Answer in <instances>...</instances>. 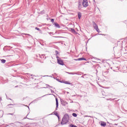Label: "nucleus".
I'll list each match as a JSON object with an SVG mask.
<instances>
[{
	"label": "nucleus",
	"mask_w": 127,
	"mask_h": 127,
	"mask_svg": "<svg viewBox=\"0 0 127 127\" xmlns=\"http://www.w3.org/2000/svg\"><path fill=\"white\" fill-rule=\"evenodd\" d=\"M100 126H101V127H106V126H107V124L104 122H101L100 123Z\"/></svg>",
	"instance_id": "nucleus-6"
},
{
	"label": "nucleus",
	"mask_w": 127,
	"mask_h": 127,
	"mask_svg": "<svg viewBox=\"0 0 127 127\" xmlns=\"http://www.w3.org/2000/svg\"><path fill=\"white\" fill-rule=\"evenodd\" d=\"M125 112H127V110H125Z\"/></svg>",
	"instance_id": "nucleus-28"
},
{
	"label": "nucleus",
	"mask_w": 127,
	"mask_h": 127,
	"mask_svg": "<svg viewBox=\"0 0 127 127\" xmlns=\"http://www.w3.org/2000/svg\"><path fill=\"white\" fill-rule=\"evenodd\" d=\"M1 63L4 64L5 63V62H6V61L5 60L2 59V60H1Z\"/></svg>",
	"instance_id": "nucleus-14"
},
{
	"label": "nucleus",
	"mask_w": 127,
	"mask_h": 127,
	"mask_svg": "<svg viewBox=\"0 0 127 127\" xmlns=\"http://www.w3.org/2000/svg\"><path fill=\"white\" fill-rule=\"evenodd\" d=\"M64 84H66L67 85H70V84H71V83H70V82H68V81H64Z\"/></svg>",
	"instance_id": "nucleus-13"
},
{
	"label": "nucleus",
	"mask_w": 127,
	"mask_h": 127,
	"mask_svg": "<svg viewBox=\"0 0 127 127\" xmlns=\"http://www.w3.org/2000/svg\"><path fill=\"white\" fill-rule=\"evenodd\" d=\"M12 104H8L7 107H9L10 106H12Z\"/></svg>",
	"instance_id": "nucleus-25"
},
{
	"label": "nucleus",
	"mask_w": 127,
	"mask_h": 127,
	"mask_svg": "<svg viewBox=\"0 0 127 127\" xmlns=\"http://www.w3.org/2000/svg\"><path fill=\"white\" fill-rule=\"evenodd\" d=\"M56 58L58 59H59V57H58V51H56Z\"/></svg>",
	"instance_id": "nucleus-12"
},
{
	"label": "nucleus",
	"mask_w": 127,
	"mask_h": 127,
	"mask_svg": "<svg viewBox=\"0 0 127 127\" xmlns=\"http://www.w3.org/2000/svg\"><path fill=\"white\" fill-rule=\"evenodd\" d=\"M97 32L100 33V29H99V28H97L96 29H95Z\"/></svg>",
	"instance_id": "nucleus-18"
},
{
	"label": "nucleus",
	"mask_w": 127,
	"mask_h": 127,
	"mask_svg": "<svg viewBox=\"0 0 127 127\" xmlns=\"http://www.w3.org/2000/svg\"><path fill=\"white\" fill-rule=\"evenodd\" d=\"M82 4L84 7H87L88 6V0H83Z\"/></svg>",
	"instance_id": "nucleus-2"
},
{
	"label": "nucleus",
	"mask_w": 127,
	"mask_h": 127,
	"mask_svg": "<svg viewBox=\"0 0 127 127\" xmlns=\"http://www.w3.org/2000/svg\"><path fill=\"white\" fill-rule=\"evenodd\" d=\"M28 35H29V34H28Z\"/></svg>",
	"instance_id": "nucleus-30"
},
{
	"label": "nucleus",
	"mask_w": 127,
	"mask_h": 127,
	"mask_svg": "<svg viewBox=\"0 0 127 127\" xmlns=\"http://www.w3.org/2000/svg\"><path fill=\"white\" fill-rule=\"evenodd\" d=\"M56 110H57V108H58V106L59 105V103H58V99L56 98Z\"/></svg>",
	"instance_id": "nucleus-7"
},
{
	"label": "nucleus",
	"mask_w": 127,
	"mask_h": 127,
	"mask_svg": "<svg viewBox=\"0 0 127 127\" xmlns=\"http://www.w3.org/2000/svg\"><path fill=\"white\" fill-rule=\"evenodd\" d=\"M54 25L56 27H58V28H60V26L58 24V23H56L54 24Z\"/></svg>",
	"instance_id": "nucleus-10"
},
{
	"label": "nucleus",
	"mask_w": 127,
	"mask_h": 127,
	"mask_svg": "<svg viewBox=\"0 0 127 127\" xmlns=\"http://www.w3.org/2000/svg\"><path fill=\"white\" fill-rule=\"evenodd\" d=\"M69 127H77L76 126H75V125H74L73 124H71Z\"/></svg>",
	"instance_id": "nucleus-17"
},
{
	"label": "nucleus",
	"mask_w": 127,
	"mask_h": 127,
	"mask_svg": "<svg viewBox=\"0 0 127 127\" xmlns=\"http://www.w3.org/2000/svg\"><path fill=\"white\" fill-rule=\"evenodd\" d=\"M51 93H54V91L52 89H51Z\"/></svg>",
	"instance_id": "nucleus-24"
},
{
	"label": "nucleus",
	"mask_w": 127,
	"mask_h": 127,
	"mask_svg": "<svg viewBox=\"0 0 127 127\" xmlns=\"http://www.w3.org/2000/svg\"><path fill=\"white\" fill-rule=\"evenodd\" d=\"M51 22H52L53 23L54 22V19H51Z\"/></svg>",
	"instance_id": "nucleus-20"
},
{
	"label": "nucleus",
	"mask_w": 127,
	"mask_h": 127,
	"mask_svg": "<svg viewBox=\"0 0 127 127\" xmlns=\"http://www.w3.org/2000/svg\"><path fill=\"white\" fill-rule=\"evenodd\" d=\"M85 117H89V118H92V117H91V116H86Z\"/></svg>",
	"instance_id": "nucleus-27"
},
{
	"label": "nucleus",
	"mask_w": 127,
	"mask_h": 127,
	"mask_svg": "<svg viewBox=\"0 0 127 127\" xmlns=\"http://www.w3.org/2000/svg\"><path fill=\"white\" fill-rule=\"evenodd\" d=\"M78 8H81V4L79 3Z\"/></svg>",
	"instance_id": "nucleus-23"
},
{
	"label": "nucleus",
	"mask_w": 127,
	"mask_h": 127,
	"mask_svg": "<svg viewBox=\"0 0 127 127\" xmlns=\"http://www.w3.org/2000/svg\"><path fill=\"white\" fill-rule=\"evenodd\" d=\"M9 115H12V114H9Z\"/></svg>",
	"instance_id": "nucleus-29"
},
{
	"label": "nucleus",
	"mask_w": 127,
	"mask_h": 127,
	"mask_svg": "<svg viewBox=\"0 0 127 127\" xmlns=\"http://www.w3.org/2000/svg\"><path fill=\"white\" fill-rule=\"evenodd\" d=\"M71 31H72V32H75V30L74 29H71Z\"/></svg>",
	"instance_id": "nucleus-21"
},
{
	"label": "nucleus",
	"mask_w": 127,
	"mask_h": 127,
	"mask_svg": "<svg viewBox=\"0 0 127 127\" xmlns=\"http://www.w3.org/2000/svg\"><path fill=\"white\" fill-rule=\"evenodd\" d=\"M41 58H44V55H42L41 56Z\"/></svg>",
	"instance_id": "nucleus-22"
},
{
	"label": "nucleus",
	"mask_w": 127,
	"mask_h": 127,
	"mask_svg": "<svg viewBox=\"0 0 127 127\" xmlns=\"http://www.w3.org/2000/svg\"><path fill=\"white\" fill-rule=\"evenodd\" d=\"M75 61H79V60L77 59H74Z\"/></svg>",
	"instance_id": "nucleus-26"
},
{
	"label": "nucleus",
	"mask_w": 127,
	"mask_h": 127,
	"mask_svg": "<svg viewBox=\"0 0 127 127\" xmlns=\"http://www.w3.org/2000/svg\"><path fill=\"white\" fill-rule=\"evenodd\" d=\"M58 63L60 64V65H64V63H63V61L59 59H58Z\"/></svg>",
	"instance_id": "nucleus-4"
},
{
	"label": "nucleus",
	"mask_w": 127,
	"mask_h": 127,
	"mask_svg": "<svg viewBox=\"0 0 127 127\" xmlns=\"http://www.w3.org/2000/svg\"><path fill=\"white\" fill-rule=\"evenodd\" d=\"M55 116H57V117H58V119L59 120L60 117H59V115L58 114V113H56V114H55Z\"/></svg>",
	"instance_id": "nucleus-15"
},
{
	"label": "nucleus",
	"mask_w": 127,
	"mask_h": 127,
	"mask_svg": "<svg viewBox=\"0 0 127 127\" xmlns=\"http://www.w3.org/2000/svg\"><path fill=\"white\" fill-rule=\"evenodd\" d=\"M72 116L73 117H74V118H76L77 117V114L76 113H73Z\"/></svg>",
	"instance_id": "nucleus-16"
},
{
	"label": "nucleus",
	"mask_w": 127,
	"mask_h": 127,
	"mask_svg": "<svg viewBox=\"0 0 127 127\" xmlns=\"http://www.w3.org/2000/svg\"><path fill=\"white\" fill-rule=\"evenodd\" d=\"M66 73H67V74H69L70 75H75V74L78 75V73H77L76 72H66Z\"/></svg>",
	"instance_id": "nucleus-9"
},
{
	"label": "nucleus",
	"mask_w": 127,
	"mask_h": 127,
	"mask_svg": "<svg viewBox=\"0 0 127 127\" xmlns=\"http://www.w3.org/2000/svg\"><path fill=\"white\" fill-rule=\"evenodd\" d=\"M50 33H49L50 34Z\"/></svg>",
	"instance_id": "nucleus-31"
},
{
	"label": "nucleus",
	"mask_w": 127,
	"mask_h": 127,
	"mask_svg": "<svg viewBox=\"0 0 127 127\" xmlns=\"http://www.w3.org/2000/svg\"><path fill=\"white\" fill-rule=\"evenodd\" d=\"M82 16V14L80 12H78V19H81V17Z\"/></svg>",
	"instance_id": "nucleus-8"
},
{
	"label": "nucleus",
	"mask_w": 127,
	"mask_h": 127,
	"mask_svg": "<svg viewBox=\"0 0 127 127\" xmlns=\"http://www.w3.org/2000/svg\"><path fill=\"white\" fill-rule=\"evenodd\" d=\"M61 103H62V105L64 106H66V105H68V103H67V102L64 100L61 101Z\"/></svg>",
	"instance_id": "nucleus-3"
},
{
	"label": "nucleus",
	"mask_w": 127,
	"mask_h": 127,
	"mask_svg": "<svg viewBox=\"0 0 127 127\" xmlns=\"http://www.w3.org/2000/svg\"><path fill=\"white\" fill-rule=\"evenodd\" d=\"M35 29H36L37 30H38V31H40V29H39V28L36 27Z\"/></svg>",
	"instance_id": "nucleus-19"
},
{
	"label": "nucleus",
	"mask_w": 127,
	"mask_h": 127,
	"mask_svg": "<svg viewBox=\"0 0 127 127\" xmlns=\"http://www.w3.org/2000/svg\"><path fill=\"white\" fill-rule=\"evenodd\" d=\"M93 26L94 29H97V28H98V25H97V24H96V23H95V22H93Z\"/></svg>",
	"instance_id": "nucleus-5"
},
{
	"label": "nucleus",
	"mask_w": 127,
	"mask_h": 127,
	"mask_svg": "<svg viewBox=\"0 0 127 127\" xmlns=\"http://www.w3.org/2000/svg\"><path fill=\"white\" fill-rule=\"evenodd\" d=\"M78 61H81L82 60H85L86 61V59L84 58H80L78 59Z\"/></svg>",
	"instance_id": "nucleus-11"
},
{
	"label": "nucleus",
	"mask_w": 127,
	"mask_h": 127,
	"mask_svg": "<svg viewBox=\"0 0 127 127\" xmlns=\"http://www.w3.org/2000/svg\"><path fill=\"white\" fill-rule=\"evenodd\" d=\"M68 122H69V115L65 114L62 119L61 124L63 126V125H66Z\"/></svg>",
	"instance_id": "nucleus-1"
}]
</instances>
